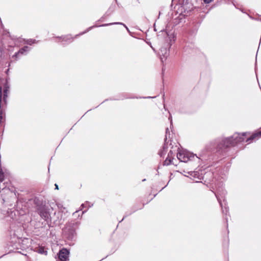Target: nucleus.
I'll use <instances>...</instances> for the list:
<instances>
[{"label": "nucleus", "mask_w": 261, "mask_h": 261, "mask_svg": "<svg viewBox=\"0 0 261 261\" xmlns=\"http://www.w3.org/2000/svg\"><path fill=\"white\" fill-rule=\"evenodd\" d=\"M246 135V133H245L242 134L234 133L230 137L218 139L215 143L214 147L216 148L218 151L223 152L227 148L234 146L238 143L244 141Z\"/></svg>", "instance_id": "1"}, {"label": "nucleus", "mask_w": 261, "mask_h": 261, "mask_svg": "<svg viewBox=\"0 0 261 261\" xmlns=\"http://www.w3.org/2000/svg\"><path fill=\"white\" fill-rule=\"evenodd\" d=\"M215 194L217 200L222 207V213L226 215L228 212V209L225 202V200L223 198L226 194L225 191L222 188L219 187L217 189V191L215 193Z\"/></svg>", "instance_id": "2"}, {"label": "nucleus", "mask_w": 261, "mask_h": 261, "mask_svg": "<svg viewBox=\"0 0 261 261\" xmlns=\"http://www.w3.org/2000/svg\"><path fill=\"white\" fill-rule=\"evenodd\" d=\"M177 158L180 161L182 162H188L189 161L194 160L195 158H198L197 155L192 152L187 150H179L177 153Z\"/></svg>", "instance_id": "3"}, {"label": "nucleus", "mask_w": 261, "mask_h": 261, "mask_svg": "<svg viewBox=\"0 0 261 261\" xmlns=\"http://www.w3.org/2000/svg\"><path fill=\"white\" fill-rule=\"evenodd\" d=\"M37 212L38 213V214L40 216V217L45 221H47L48 219H49L50 214L48 211V208L46 205L42 207L41 208L37 210Z\"/></svg>", "instance_id": "4"}, {"label": "nucleus", "mask_w": 261, "mask_h": 261, "mask_svg": "<svg viewBox=\"0 0 261 261\" xmlns=\"http://www.w3.org/2000/svg\"><path fill=\"white\" fill-rule=\"evenodd\" d=\"M69 253L67 249H62L58 253L59 259L60 261H67L68 259Z\"/></svg>", "instance_id": "5"}, {"label": "nucleus", "mask_w": 261, "mask_h": 261, "mask_svg": "<svg viewBox=\"0 0 261 261\" xmlns=\"http://www.w3.org/2000/svg\"><path fill=\"white\" fill-rule=\"evenodd\" d=\"M189 174L190 175V178L196 182H199L197 180H201L203 178L202 174L199 171H192L189 172Z\"/></svg>", "instance_id": "6"}, {"label": "nucleus", "mask_w": 261, "mask_h": 261, "mask_svg": "<svg viewBox=\"0 0 261 261\" xmlns=\"http://www.w3.org/2000/svg\"><path fill=\"white\" fill-rule=\"evenodd\" d=\"M33 201L34 204L35 205L36 211L45 206V204L43 203V201L38 197H35Z\"/></svg>", "instance_id": "7"}, {"label": "nucleus", "mask_w": 261, "mask_h": 261, "mask_svg": "<svg viewBox=\"0 0 261 261\" xmlns=\"http://www.w3.org/2000/svg\"><path fill=\"white\" fill-rule=\"evenodd\" d=\"M160 55L161 56V59L163 62V59H166L169 55V50L165 47H162L160 49Z\"/></svg>", "instance_id": "8"}, {"label": "nucleus", "mask_w": 261, "mask_h": 261, "mask_svg": "<svg viewBox=\"0 0 261 261\" xmlns=\"http://www.w3.org/2000/svg\"><path fill=\"white\" fill-rule=\"evenodd\" d=\"M9 86L8 85V84L6 81H5L4 86V96H3V100L4 103L5 104L6 103V98L8 96L7 92L9 90Z\"/></svg>", "instance_id": "9"}, {"label": "nucleus", "mask_w": 261, "mask_h": 261, "mask_svg": "<svg viewBox=\"0 0 261 261\" xmlns=\"http://www.w3.org/2000/svg\"><path fill=\"white\" fill-rule=\"evenodd\" d=\"M258 137H261V130L257 133L254 134L252 135H251L249 138H248L246 139V142L250 143L252 140H253L254 139Z\"/></svg>", "instance_id": "10"}, {"label": "nucleus", "mask_w": 261, "mask_h": 261, "mask_svg": "<svg viewBox=\"0 0 261 261\" xmlns=\"http://www.w3.org/2000/svg\"><path fill=\"white\" fill-rule=\"evenodd\" d=\"M60 38H62V42H63V45H65L66 44L70 43L73 40V39L69 35H68L67 36H64V37H60Z\"/></svg>", "instance_id": "11"}, {"label": "nucleus", "mask_w": 261, "mask_h": 261, "mask_svg": "<svg viewBox=\"0 0 261 261\" xmlns=\"http://www.w3.org/2000/svg\"><path fill=\"white\" fill-rule=\"evenodd\" d=\"M173 154V152L170 150L169 153H168V157L166 158V160L164 162V165L168 166L171 163V155Z\"/></svg>", "instance_id": "12"}, {"label": "nucleus", "mask_w": 261, "mask_h": 261, "mask_svg": "<svg viewBox=\"0 0 261 261\" xmlns=\"http://www.w3.org/2000/svg\"><path fill=\"white\" fill-rule=\"evenodd\" d=\"M113 24L123 25L126 28V29L128 31H129V30H128V28L126 26V25L122 22H113V23H106V24H103L100 25V27H105V26L111 25H113Z\"/></svg>", "instance_id": "13"}, {"label": "nucleus", "mask_w": 261, "mask_h": 261, "mask_svg": "<svg viewBox=\"0 0 261 261\" xmlns=\"http://www.w3.org/2000/svg\"><path fill=\"white\" fill-rule=\"evenodd\" d=\"M37 251L40 254H47V251L45 250L44 248L42 247H39Z\"/></svg>", "instance_id": "14"}, {"label": "nucleus", "mask_w": 261, "mask_h": 261, "mask_svg": "<svg viewBox=\"0 0 261 261\" xmlns=\"http://www.w3.org/2000/svg\"><path fill=\"white\" fill-rule=\"evenodd\" d=\"M28 50L29 47L28 46H24L23 47L19 49V52L21 54H23L24 51H27Z\"/></svg>", "instance_id": "15"}, {"label": "nucleus", "mask_w": 261, "mask_h": 261, "mask_svg": "<svg viewBox=\"0 0 261 261\" xmlns=\"http://www.w3.org/2000/svg\"><path fill=\"white\" fill-rule=\"evenodd\" d=\"M37 41L35 39H28L26 41V43L28 44H29V45H32L35 43H36Z\"/></svg>", "instance_id": "16"}, {"label": "nucleus", "mask_w": 261, "mask_h": 261, "mask_svg": "<svg viewBox=\"0 0 261 261\" xmlns=\"http://www.w3.org/2000/svg\"><path fill=\"white\" fill-rule=\"evenodd\" d=\"M75 233V231H73V230H72V232H71V236H69L68 238H69V239H70V240H72L74 238V234Z\"/></svg>", "instance_id": "17"}, {"label": "nucleus", "mask_w": 261, "mask_h": 261, "mask_svg": "<svg viewBox=\"0 0 261 261\" xmlns=\"http://www.w3.org/2000/svg\"><path fill=\"white\" fill-rule=\"evenodd\" d=\"M4 172L0 173V181L2 182L4 180Z\"/></svg>", "instance_id": "18"}, {"label": "nucleus", "mask_w": 261, "mask_h": 261, "mask_svg": "<svg viewBox=\"0 0 261 261\" xmlns=\"http://www.w3.org/2000/svg\"><path fill=\"white\" fill-rule=\"evenodd\" d=\"M169 130V129L168 128H166V136H165V142H166L167 141V134H168V132Z\"/></svg>", "instance_id": "19"}, {"label": "nucleus", "mask_w": 261, "mask_h": 261, "mask_svg": "<svg viewBox=\"0 0 261 261\" xmlns=\"http://www.w3.org/2000/svg\"><path fill=\"white\" fill-rule=\"evenodd\" d=\"M94 27H95V26H92V27H90L89 29H87V31H85V32H83V33H81L80 35L84 34V33H86V32H88V31H89L91 28H94Z\"/></svg>", "instance_id": "20"}, {"label": "nucleus", "mask_w": 261, "mask_h": 261, "mask_svg": "<svg viewBox=\"0 0 261 261\" xmlns=\"http://www.w3.org/2000/svg\"><path fill=\"white\" fill-rule=\"evenodd\" d=\"M20 54V53L19 52V51L17 53H16L13 56V57L17 58L18 55Z\"/></svg>", "instance_id": "21"}, {"label": "nucleus", "mask_w": 261, "mask_h": 261, "mask_svg": "<svg viewBox=\"0 0 261 261\" xmlns=\"http://www.w3.org/2000/svg\"><path fill=\"white\" fill-rule=\"evenodd\" d=\"M212 1V0H203V2L205 4H209Z\"/></svg>", "instance_id": "22"}, {"label": "nucleus", "mask_w": 261, "mask_h": 261, "mask_svg": "<svg viewBox=\"0 0 261 261\" xmlns=\"http://www.w3.org/2000/svg\"><path fill=\"white\" fill-rule=\"evenodd\" d=\"M6 201V200H5V198H2V203H5Z\"/></svg>", "instance_id": "23"}, {"label": "nucleus", "mask_w": 261, "mask_h": 261, "mask_svg": "<svg viewBox=\"0 0 261 261\" xmlns=\"http://www.w3.org/2000/svg\"><path fill=\"white\" fill-rule=\"evenodd\" d=\"M85 205H86V204H85V203H83V204L81 205V206L82 208H84V207H85V206H86Z\"/></svg>", "instance_id": "24"}, {"label": "nucleus", "mask_w": 261, "mask_h": 261, "mask_svg": "<svg viewBox=\"0 0 261 261\" xmlns=\"http://www.w3.org/2000/svg\"><path fill=\"white\" fill-rule=\"evenodd\" d=\"M2 49L1 48H0V58L1 57L2 55Z\"/></svg>", "instance_id": "25"}, {"label": "nucleus", "mask_w": 261, "mask_h": 261, "mask_svg": "<svg viewBox=\"0 0 261 261\" xmlns=\"http://www.w3.org/2000/svg\"><path fill=\"white\" fill-rule=\"evenodd\" d=\"M163 151H165V149L166 148V144H165L164 146H163Z\"/></svg>", "instance_id": "26"}, {"label": "nucleus", "mask_w": 261, "mask_h": 261, "mask_svg": "<svg viewBox=\"0 0 261 261\" xmlns=\"http://www.w3.org/2000/svg\"><path fill=\"white\" fill-rule=\"evenodd\" d=\"M3 171L2 167V166H0V173H3Z\"/></svg>", "instance_id": "27"}, {"label": "nucleus", "mask_w": 261, "mask_h": 261, "mask_svg": "<svg viewBox=\"0 0 261 261\" xmlns=\"http://www.w3.org/2000/svg\"><path fill=\"white\" fill-rule=\"evenodd\" d=\"M55 187H56V188H55L56 189H59L58 188V186L57 184H55Z\"/></svg>", "instance_id": "28"}, {"label": "nucleus", "mask_w": 261, "mask_h": 261, "mask_svg": "<svg viewBox=\"0 0 261 261\" xmlns=\"http://www.w3.org/2000/svg\"><path fill=\"white\" fill-rule=\"evenodd\" d=\"M154 97H155V96H154ZM147 98H154V97H151L150 96H149V97H148Z\"/></svg>", "instance_id": "29"}, {"label": "nucleus", "mask_w": 261, "mask_h": 261, "mask_svg": "<svg viewBox=\"0 0 261 261\" xmlns=\"http://www.w3.org/2000/svg\"><path fill=\"white\" fill-rule=\"evenodd\" d=\"M162 153H163V152H161V153H160V156H162Z\"/></svg>", "instance_id": "30"}, {"label": "nucleus", "mask_w": 261, "mask_h": 261, "mask_svg": "<svg viewBox=\"0 0 261 261\" xmlns=\"http://www.w3.org/2000/svg\"><path fill=\"white\" fill-rule=\"evenodd\" d=\"M124 219V218L123 219H122L121 221H120L119 222H121L122 220H123Z\"/></svg>", "instance_id": "31"}, {"label": "nucleus", "mask_w": 261, "mask_h": 261, "mask_svg": "<svg viewBox=\"0 0 261 261\" xmlns=\"http://www.w3.org/2000/svg\"><path fill=\"white\" fill-rule=\"evenodd\" d=\"M225 219H226V222H227V218H225Z\"/></svg>", "instance_id": "32"}, {"label": "nucleus", "mask_w": 261, "mask_h": 261, "mask_svg": "<svg viewBox=\"0 0 261 261\" xmlns=\"http://www.w3.org/2000/svg\"><path fill=\"white\" fill-rule=\"evenodd\" d=\"M8 71H9V69H8V70H7V72H8Z\"/></svg>", "instance_id": "33"}, {"label": "nucleus", "mask_w": 261, "mask_h": 261, "mask_svg": "<svg viewBox=\"0 0 261 261\" xmlns=\"http://www.w3.org/2000/svg\"><path fill=\"white\" fill-rule=\"evenodd\" d=\"M57 261H58V260H57Z\"/></svg>", "instance_id": "34"}]
</instances>
